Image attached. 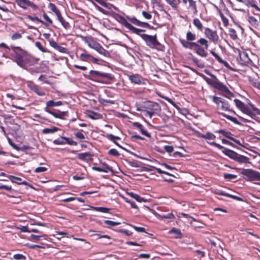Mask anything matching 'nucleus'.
<instances>
[{"label":"nucleus","mask_w":260,"mask_h":260,"mask_svg":"<svg viewBox=\"0 0 260 260\" xmlns=\"http://www.w3.org/2000/svg\"><path fill=\"white\" fill-rule=\"evenodd\" d=\"M196 40V34L188 30L186 32V40L179 39V42L184 48L193 50L198 55L202 57H206L208 53L205 50L209 48L208 41L204 38H200L194 42Z\"/></svg>","instance_id":"obj_1"},{"label":"nucleus","mask_w":260,"mask_h":260,"mask_svg":"<svg viewBox=\"0 0 260 260\" xmlns=\"http://www.w3.org/2000/svg\"><path fill=\"white\" fill-rule=\"evenodd\" d=\"M196 134L197 137L203 138L206 140H214L216 139V136L210 132H207L205 134H202L199 132H197ZM207 143L210 145L221 150L222 152L224 154L240 164H251V162L249 161V158L247 156L240 155L235 151L226 148L215 142L207 141Z\"/></svg>","instance_id":"obj_2"},{"label":"nucleus","mask_w":260,"mask_h":260,"mask_svg":"<svg viewBox=\"0 0 260 260\" xmlns=\"http://www.w3.org/2000/svg\"><path fill=\"white\" fill-rule=\"evenodd\" d=\"M11 48L12 50L11 55L13 58V61L18 66L24 69L28 70L27 68L29 66L35 64V61L34 58L20 47L11 45Z\"/></svg>","instance_id":"obj_3"},{"label":"nucleus","mask_w":260,"mask_h":260,"mask_svg":"<svg viewBox=\"0 0 260 260\" xmlns=\"http://www.w3.org/2000/svg\"><path fill=\"white\" fill-rule=\"evenodd\" d=\"M89 79L103 84H111L115 81L113 74L94 70L89 72Z\"/></svg>","instance_id":"obj_4"},{"label":"nucleus","mask_w":260,"mask_h":260,"mask_svg":"<svg viewBox=\"0 0 260 260\" xmlns=\"http://www.w3.org/2000/svg\"><path fill=\"white\" fill-rule=\"evenodd\" d=\"M234 102L236 107L243 113L253 118L256 115L260 114V110L249 102L245 104L238 99H235Z\"/></svg>","instance_id":"obj_5"},{"label":"nucleus","mask_w":260,"mask_h":260,"mask_svg":"<svg viewBox=\"0 0 260 260\" xmlns=\"http://www.w3.org/2000/svg\"><path fill=\"white\" fill-rule=\"evenodd\" d=\"M136 110L140 112H145V115L148 116L151 118L156 112H159L161 108L158 103L147 101L141 105L137 106Z\"/></svg>","instance_id":"obj_6"},{"label":"nucleus","mask_w":260,"mask_h":260,"mask_svg":"<svg viewBox=\"0 0 260 260\" xmlns=\"http://www.w3.org/2000/svg\"><path fill=\"white\" fill-rule=\"evenodd\" d=\"M141 38L145 42L146 45L151 48H156L158 50L163 51L164 46L161 45L157 39L156 34L153 36L143 34Z\"/></svg>","instance_id":"obj_7"},{"label":"nucleus","mask_w":260,"mask_h":260,"mask_svg":"<svg viewBox=\"0 0 260 260\" xmlns=\"http://www.w3.org/2000/svg\"><path fill=\"white\" fill-rule=\"evenodd\" d=\"M211 98L213 102L216 105L217 109L235 113L231 108L229 102L226 100L216 96H212Z\"/></svg>","instance_id":"obj_8"},{"label":"nucleus","mask_w":260,"mask_h":260,"mask_svg":"<svg viewBox=\"0 0 260 260\" xmlns=\"http://www.w3.org/2000/svg\"><path fill=\"white\" fill-rule=\"evenodd\" d=\"M241 174L246 176L248 181H260V172L250 169H243Z\"/></svg>","instance_id":"obj_9"},{"label":"nucleus","mask_w":260,"mask_h":260,"mask_svg":"<svg viewBox=\"0 0 260 260\" xmlns=\"http://www.w3.org/2000/svg\"><path fill=\"white\" fill-rule=\"evenodd\" d=\"M119 22L125 28L128 29L129 30L132 31L133 33L139 35L141 37V35H142L141 32L145 31V30L137 28L134 26H133L131 24H130L127 20L123 17L119 16Z\"/></svg>","instance_id":"obj_10"},{"label":"nucleus","mask_w":260,"mask_h":260,"mask_svg":"<svg viewBox=\"0 0 260 260\" xmlns=\"http://www.w3.org/2000/svg\"><path fill=\"white\" fill-rule=\"evenodd\" d=\"M15 3L23 10L31 8L34 11L37 10L39 6L29 0H15Z\"/></svg>","instance_id":"obj_11"},{"label":"nucleus","mask_w":260,"mask_h":260,"mask_svg":"<svg viewBox=\"0 0 260 260\" xmlns=\"http://www.w3.org/2000/svg\"><path fill=\"white\" fill-rule=\"evenodd\" d=\"M213 88L218 90L223 96L229 98L230 96H233L232 92L229 89L228 87L220 82L218 80H217Z\"/></svg>","instance_id":"obj_12"},{"label":"nucleus","mask_w":260,"mask_h":260,"mask_svg":"<svg viewBox=\"0 0 260 260\" xmlns=\"http://www.w3.org/2000/svg\"><path fill=\"white\" fill-rule=\"evenodd\" d=\"M204 34L206 37L213 43H216L218 42L219 37L216 31L213 30L208 27H206L205 28Z\"/></svg>","instance_id":"obj_13"},{"label":"nucleus","mask_w":260,"mask_h":260,"mask_svg":"<svg viewBox=\"0 0 260 260\" xmlns=\"http://www.w3.org/2000/svg\"><path fill=\"white\" fill-rule=\"evenodd\" d=\"M247 21L251 26V29L254 28L260 29V17L257 16V17L253 16H248Z\"/></svg>","instance_id":"obj_14"},{"label":"nucleus","mask_w":260,"mask_h":260,"mask_svg":"<svg viewBox=\"0 0 260 260\" xmlns=\"http://www.w3.org/2000/svg\"><path fill=\"white\" fill-rule=\"evenodd\" d=\"M28 88L39 96H44L45 92L40 86L35 84L32 82H29L27 84Z\"/></svg>","instance_id":"obj_15"},{"label":"nucleus","mask_w":260,"mask_h":260,"mask_svg":"<svg viewBox=\"0 0 260 260\" xmlns=\"http://www.w3.org/2000/svg\"><path fill=\"white\" fill-rule=\"evenodd\" d=\"M79 58L82 61L93 62L94 63H97L99 60L98 58L94 57L91 54L87 53L85 50H84L83 52L80 55Z\"/></svg>","instance_id":"obj_16"},{"label":"nucleus","mask_w":260,"mask_h":260,"mask_svg":"<svg viewBox=\"0 0 260 260\" xmlns=\"http://www.w3.org/2000/svg\"><path fill=\"white\" fill-rule=\"evenodd\" d=\"M129 80L132 83L135 84H144L145 82L144 81V79L143 77L139 74H131L127 75Z\"/></svg>","instance_id":"obj_17"},{"label":"nucleus","mask_w":260,"mask_h":260,"mask_svg":"<svg viewBox=\"0 0 260 260\" xmlns=\"http://www.w3.org/2000/svg\"><path fill=\"white\" fill-rule=\"evenodd\" d=\"M82 40L87 44L88 46L95 50L100 45L99 43H98L96 41H95L92 37H82Z\"/></svg>","instance_id":"obj_18"},{"label":"nucleus","mask_w":260,"mask_h":260,"mask_svg":"<svg viewBox=\"0 0 260 260\" xmlns=\"http://www.w3.org/2000/svg\"><path fill=\"white\" fill-rule=\"evenodd\" d=\"M44 110L45 112H47L48 113H49L53 115L54 117L59 119H63L64 116H66L67 115L68 112L63 111L61 112L59 111H57L56 112L52 111L50 110H49L47 107H45L44 108Z\"/></svg>","instance_id":"obj_19"},{"label":"nucleus","mask_w":260,"mask_h":260,"mask_svg":"<svg viewBox=\"0 0 260 260\" xmlns=\"http://www.w3.org/2000/svg\"><path fill=\"white\" fill-rule=\"evenodd\" d=\"M215 133H219L221 134L222 136H224L225 137L229 139L230 140L234 141L236 144H239L240 142L239 140L235 139L233 137V135L231 133V132L229 131H227L225 129H219L217 130L215 132Z\"/></svg>","instance_id":"obj_20"},{"label":"nucleus","mask_w":260,"mask_h":260,"mask_svg":"<svg viewBox=\"0 0 260 260\" xmlns=\"http://www.w3.org/2000/svg\"><path fill=\"white\" fill-rule=\"evenodd\" d=\"M49 44L51 47L54 48L56 50L63 53H68V49L62 46L59 45L55 41L52 40L49 42Z\"/></svg>","instance_id":"obj_21"},{"label":"nucleus","mask_w":260,"mask_h":260,"mask_svg":"<svg viewBox=\"0 0 260 260\" xmlns=\"http://www.w3.org/2000/svg\"><path fill=\"white\" fill-rule=\"evenodd\" d=\"M133 126L137 128L141 132V133L147 137L150 138L151 137L150 134L148 131L145 129L144 127L142 124L138 122H135L133 123Z\"/></svg>","instance_id":"obj_22"},{"label":"nucleus","mask_w":260,"mask_h":260,"mask_svg":"<svg viewBox=\"0 0 260 260\" xmlns=\"http://www.w3.org/2000/svg\"><path fill=\"white\" fill-rule=\"evenodd\" d=\"M205 72L210 76L212 77V79L204 76V79L209 85L213 87L218 79L215 75L210 73L209 71H206Z\"/></svg>","instance_id":"obj_23"},{"label":"nucleus","mask_w":260,"mask_h":260,"mask_svg":"<svg viewBox=\"0 0 260 260\" xmlns=\"http://www.w3.org/2000/svg\"><path fill=\"white\" fill-rule=\"evenodd\" d=\"M210 53L215 58V59L221 64H222L224 67L228 69H230L231 67L229 63L223 60L215 51L213 49L210 50Z\"/></svg>","instance_id":"obj_24"},{"label":"nucleus","mask_w":260,"mask_h":260,"mask_svg":"<svg viewBox=\"0 0 260 260\" xmlns=\"http://www.w3.org/2000/svg\"><path fill=\"white\" fill-rule=\"evenodd\" d=\"M7 177L12 183H15L17 184L28 185V183L26 181H23L20 177L13 175H8Z\"/></svg>","instance_id":"obj_25"},{"label":"nucleus","mask_w":260,"mask_h":260,"mask_svg":"<svg viewBox=\"0 0 260 260\" xmlns=\"http://www.w3.org/2000/svg\"><path fill=\"white\" fill-rule=\"evenodd\" d=\"M240 59L242 64H246L249 63L251 61L248 53L245 51L239 53Z\"/></svg>","instance_id":"obj_26"},{"label":"nucleus","mask_w":260,"mask_h":260,"mask_svg":"<svg viewBox=\"0 0 260 260\" xmlns=\"http://www.w3.org/2000/svg\"><path fill=\"white\" fill-rule=\"evenodd\" d=\"M91 153L89 152L78 153L77 157L78 159L88 162L92 159Z\"/></svg>","instance_id":"obj_27"},{"label":"nucleus","mask_w":260,"mask_h":260,"mask_svg":"<svg viewBox=\"0 0 260 260\" xmlns=\"http://www.w3.org/2000/svg\"><path fill=\"white\" fill-rule=\"evenodd\" d=\"M248 81L252 86L260 90V81L258 78L249 77Z\"/></svg>","instance_id":"obj_28"},{"label":"nucleus","mask_w":260,"mask_h":260,"mask_svg":"<svg viewBox=\"0 0 260 260\" xmlns=\"http://www.w3.org/2000/svg\"><path fill=\"white\" fill-rule=\"evenodd\" d=\"M98 53L104 55L105 57H110V54L108 51L104 49L103 46L100 44L95 50Z\"/></svg>","instance_id":"obj_29"},{"label":"nucleus","mask_w":260,"mask_h":260,"mask_svg":"<svg viewBox=\"0 0 260 260\" xmlns=\"http://www.w3.org/2000/svg\"><path fill=\"white\" fill-rule=\"evenodd\" d=\"M58 20L61 23L62 26L66 29H69L71 27L69 23L66 21L62 17L61 14L57 16Z\"/></svg>","instance_id":"obj_30"},{"label":"nucleus","mask_w":260,"mask_h":260,"mask_svg":"<svg viewBox=\"0 0 260 260\" xmlns=\"http://www.w3.org/2000/svg\"><path fill=\"white\" fill-rule=\"evenodd\" d=\"M220 114L224 117L226 118L227 119L231 121L232 122H233L235 124H238V125H242V123L241 122H240L235 117H232L230 115H227L225 113H221Z\"/></svg>","instance_id":"obj_31"},{"label":"nucleus","mask_w":260,"mask_h":260,"mask_svg":"<svg viewBox=\"0 0 260 260\" xmlns=\"http://www.w3.org/2000/svg\"><path fill=\"white\" fill-rule=\"evenodd\" d=\"M60 138L61 139L64 140V144H67L68 145H73V146H77L78 145V143L76 141H74L71 138L61 136Z\"/></svg>","instance_id":"obj_32"},{"label":"nucleus","mask_w":260,"mask_h":260,"mask_svg":"<svg viewBox=\"0 0 260 260\" xmlns=\"http://www.w3.org/2000/svg\"><path fill=\"white\" fill-rule=\"evenodd\" d=\"M169 233L173 234L175 238H181L182 237V234L181 231L175 228H173L171 230H170L169 231Z\"/></svg>","instance_id":"obj_33"},{"label":"nucleus","mask_w":260,"mask_h":260,"mask_svg":"<svg viewBox=\"0 0 260 260\" xmlns=\"http://www.w3.org/2000/svg\"><path fill=\"white\" fill-rule=\"evenodd\" d=\"M62 105V102L61 101H57L54 102L53 100H50L47 101L46 103V107L48 108V107H53L55 106H59Z\"/></svg>","instance_id":"obj_34"},{"label":"nucleus","mask_w":260,"mask_h":260,"mask_svg":"<svg viewBox=\"0 0 260 260\" xmlns=\"http://www.w3.org/2000/svg\"><path fill=\"white\" fill-rule=\"evenodd\" d=\"M59 128L56 126H52L51 128H45L42 130L44 134H52L59 131Z\"/></svg>","instance_id":"obj_35"},{"label":"nucleus","mask_w":260,"mask_h":260,"mask_svg":"<svg viewBox=\"0 0 260 260\" xmlns=\"http://www.w3.org/2000/svg\"><path fill=\"white\" fill-rule=\"evenodd\" d=\"M188 2L189 3V8L194 14H196L198 12V10L196 1L194 0H189Z\"/></svg>","instance_id":"obj_36"},{"label":"nucleus","mask_w":260,"mask_h":260,"mask_svg":"<svg viewBox=\"0 0 260 260\" xmlns=\"http://www.w3.org/2000/svg\"><path fill=\"white\" fill-rule=\"evenodd\" d=\"M99 102L102 105L104 106H108L109 105H113L115 104V101L113 100H106L103 98H100L99 99Z\"/></svg>","instance_id":"obj_37"},{"label":"nucleus","mask_w":260,"mask_h":260,"mask_svg":"<svg viewBox=\"0 0 260 260\" xmlns=\"http://www.w3.org/2000/svg\"><path fill=\"white\" fill-rule=\"evenodd\" d=\"M48 8L51 10L53 12H54L56 16H58V15L60 14L61 13L58 9L56 7L55 5L53 3H49L48 5Z\"/></svg>","instance_id":"obj_38"},{"label":"nucleus","mask_w":260,"mask_h":260,"mask_svg":"<svg viewBox=\"0 0 260 260\" xmlns=\"http://www.w3.org/2000/svg\"><path fill=\"white\" fill-rule=\"evenodd\" d=\"M193 25L200 31H202L203 29V25L201 21L197 18H196L193 20Z\"/></svg>","instance_id":"obj_39"},{"label":"nucleus","mask_w":260,"mask_h":260,"mask_svg":"<svg viewBox=\"0 0 260 260\" xmlns=\"http://www.w3.org/2000/svg\"><path fill=\"white\" fill-rule=\"evenodd\" d=\"M0 190H4L9 192H15L11 185L4 184L1 182H0Z\"/></svg>","instance_id":"obj_40"},{"label":"nucleus","mask_w":260,"mask_h":260,"mask_svg":"<svg viewBox=\"0 0 260 260\" xmlns=\"http://www.w3.org/2000/svg\"><path fill=\"white\" fill-rule=\"evenodd\" d=\"M165 1L174 9H176L181 3L180 0H165Z\"/></svg>","instance_id":"obj_41"},{"label":"nucleus","mask_w":260,"mask_h":260,"mask_svg":"<svg viewBox=\"0 0 260 260\" xmlns=\"http://www.w3.org/2000/svg\"><path fill=\"white\" fill-rule=\"evenodd\" d=\"M129 194L132 198L135 199L137 201L139 202H145L146 201V200L144 199L143 198L141 197L138 194L135 193L134 192H130L129 193Z\"/></svg>","instance_id":"obj_42"},{"label":"nucleus","mask_w":260,"mask_h":260,"mask_svg":"<svg viewBox=\"0 0 260 260\" xmlns=\"http://www.w3.org/2000/svg\"><path fill=\"white\" fill-rule=\"evenodd\" d=\"M106 137L108 140L113 141L117 146H118L119 147H121L120 145L115 141V140H119L120 138L119 137L115 136L112 134H107Z\"/></svg>","instance_id":"obj_43"},{"label":"nucleus","mask_w":260,"mask_h":260,"mask_svg":"<svg viewBox=\"0 0 260 260\" xmlns=\"http://www.w3.org/2000/svg\"><path fill=\"white\" fill-rule=\"evenodd\" d=\"M84 131L83 129H81L76 133H75V137L79 140H83L85 139V136L83 134Z\"/></svg>","instance_id":"obj_44"},{"label":"nucleus","mask_w":260,"mask_h":260,"mask_svg":"<svg viewBox=\"0 0 260 260\" xmlns=\"http://www.w3.org/2000/svg\"><path fill=\"white\" fill-rule=\"evenodd\" d=\"M26 18L27 19H28L29 20L32 21H37L38 22H39L41 23H42L43 24L45 25H47V24L45 23L44 22V21H43V20L40 19L37 16H32L31 15H27Z\"/></svg>","instance_id":"obj_45"},{"label":"nucleus","mask_w":260,"mask_h":260,"mask_svg":"<svg viewBox=\"0 0 260 260\" xmlns=\"http://www.w3.org/2000/svg\"><path fill=\"white\" fill-rule=\"evenodd\" d=\"M35 46L42 52H49V51L45 47H43L41 42L39 41H37L35 42Z\"/></svg>","instance_id":"obj_46"},{"label":"nucleus","mask_w":260,"mask_h":260,"mask_svg":"<svg viewBox=\"0 0 260 260\" xmlns=\"http://www.w3.org/2000/svg\"><path fill=\"white\" fill-rule=\"evenodd\" d=\"M229 35L230 38L233 40H235L238 38V36L237 34L236 31L234 29H231L229 30Z\"/></svg>","instance_id":"obj_47"},{"label":"nucleus","mask_w":260,"mask_h":260,"mask_svg":"<svg viewBox=\"0 0 260 260\" xmlns=\"http://www.w3.org/2000/svg\"><path fill=\"white\" fill-rule=\"evenodd\" d=\"M46 236L45 235H36L34 234H31L30 235V238L31 240L34 242H37L40 240V238Z\"/></svg>","instance_id":"obj_48"},{"label":"nucleus","mask_w":260,"mask_h":260,"mask_svg":"<svg viewBox=\"0 0 260 260\" xmlns=\"http://www.w3.org/2000/svg\"><path fill=\"white\" fill-rule=\"evenodd\" d=\"M223 177L225 179L231 180L237 178V176L234 174L224 173L223 175Z\"/></svg>","instance_id":"obj_49"},{"label":"nucleus","mask_w":260,"mask_h":260,"mask_svg":"<svg viewBox=\"0 0 260 260\" xmlns=\"http://www.w3.org/2000/svg\"><path fill=\"white\" fill-rule=\"evenodd\" d=\"M104 223L110 226H114L117 225H119L120 224V222H115L113 221L109 220H106L104 221Z\"/></svg>","instance_id":"obj_50"},{"label":"nucleus","mask_w":260,"mask_h":260,"mask_svg":"<svg viewBox=\"0 0 260 260\" xmlns=\"http://www.w3.org/2000/svg\"><path fill=\"white\" fill-rule=\"evenodd\" d=\"M161 218L163 219H174L175 217L172 213H169L167 214H164L160 216Z\"/></svg>","instance_id":"obj_51"},{"label":"nucleus","mask_w":260,"mask_h":260,"mask_svg":"<svg viewBox=\"0 0 260 260\" xmlns=\"http://www.w3.org/2000/svg\"><path fill=\"white\" fill-rule=\"evenodd\" d=\"M94 210H95L96 211L103 212V213H108L109 212V211L110 210V209L106 208V207H94Z\"/></svg>","instance_id":"obj_52"},{"label":"nucleus","mask_w":260,"mask_h":260,"mask_svg":"<svg viewBox=\"0 0 260 260\" xmlns=\"http://www.w3.org/2000/svg\"><path fill=\"white\" fill-rule=\"evenodd\" d=\"M101 6L107 8L108 9H110L109 6H111L112 5L107 3L105 0H95Z\"/></svg>","instance_id":"obj_53"},{"label":"nucleus","mask_w":260,"mask_h":260,"mask_svg":"<svg viewBox=\"0 0 260 260\" xmlns=\"http://www.w3.org/2000/svg\"><path fill=\"white\" fill-rule=\"evenodd\" d=\"M108 153L109 155L115 156H118L120 155L118 151L116 149H114V148L110 149L108 151Z\"/></svg>","instance_id":"obj_54"},{"label":"nucleus","mask_w":260,"mask_h":260,"mask_svg":"<svg viewBox=\"0 0 260 260\" xmlns=\"http://www.w3.org/2000/svg\"><path fill=\"white\" fill-rule=\"evenodd\" d=\"M139 26H142L144 27H147L150 29H155L154 27L151 25H150L148 23L145 22H141L140 21V23L139 24Z\"/></svg>","instance_id":"obj_55"},{"label":"nucleus","mask_w":260,"mask_h":260,"mask_svg":"<svg viewBox=\"0 0 260 260\" xmlns=\"http://www.w3.org/2000/svg\"><path fill=\"white\" fill-rule=\"evenodd\" d=\"M163 99H164L166 101H168L169 103H170L172 105H173L175 108L178 109H179L178 106L170 98L168 97H162Z\"/></svg>","instance_id":"obj_56"},{"label":"nucleus","mask_w":260,"mask_h":260,"mask_svg":"<svg viewBox=\"0 0 260 260\" xmlns=\"http://www.w3.org/2000/svg\"><path fill=\"white\" fill-rule=\"evenodd\" d=\"M127 18L128 21L129 22H131V23H132L133 24L137 25L138 26L139 25V24L140 23V21L138 20L136 18H135V17L129 18V17H128Z\"/></svg>","instance_id":"obj_57"},{"label":"nucleus","mask_w":260,"mask_h":260,"mask_svg":"<svg viewBox=\"0 0 260 260\" xmlns=\"http://www.w3.org/2000/svg\"><path fill=\"white\" fill-rule=\"evenodd\" d=\"M47 170V168L44 167H39L36 168L34 170L35 173H38L41 172H45Z\"/></svg>","instance_id":"obj_58"},{"label":"nucleus","mask_w":260,"mask_h":260,"mask_svg":"<svg viewBox=\"0 0 260 260\" xmlns=\"http://www.w3.org/2000/svg\"><path fill=\"white\" fill-rule=\"evenodd\" d=\"M13 258L15 259H17V260H20V259L24 260L26 259L25 256H24L21 254H15L13 255Z\"/></svg>","instance_id":"obj_59"},{"label":"nucleus","mask_w":260,"mask_h":260,"mask_svg":"<svg viewBox=\"0 0 260 260\" xmlns=\"http://www.w3.org/2000/svg\"><path fill=\"white\" fill-rule=\"evenodd\" d=\"M144 243V242H141V243H137L135 242L127 241L126 244L128 245L142 246Z\"/></svg>","instance_id":"obj_60"},{"label":"nucleus","mask_w":260,"mask_h":260,"mask_svg":"<svg viewBox=\"0 0 260 260\" xmlns=\"http://www.w3.org/2000/svg\"><path fill=\"white\" fill-rule=\"evenodd\" d=\"M117 231L120 233H123L125 235H126V236H131L132 235V232L129 231L128 230H127L120 229V230H117Z\"/></svg>","instance_id":"obj_61"},{"label":"nucleus","mask_w":260,"mask_h":260,"mask_svg":"<svg viewBox=\"0 0 260 260\" xmlns=\"http://www.w3.org/2000/svg\"><path fill=\"white\" fill-rule=\"evenodd\" d=\"M64 141L60 138V139H55L53 140V143L55 145H64Z\"/></svg>","instance_id":"obj_62"},{"label":"nucleus","mask_w":260,"mask_h":260,"mask_svg":"<svg viewBox=\"0 0 260 260\" xmlns=\"http://www.w3.org/2000/svg\"><path fill=\"white\" fill-rule=\"evenodd\" d=\"M143 16L147 19H150L152 18V15L150 13L143 11L142 13Z\"/></svg>","instance_id":"obj_63"},{"label":"nucleus","mask_w":260,"mask_h":260,"mask_svg":"<svg viewBox=\"0 0 260 260\" xmlns=\"http://www.w3.org/2000/svg\"><path fill=\"white\" fill-rule=\"evenodd\" d=\"M22 38V35L19 33H15L11 36V39L12 40H16L20 39Z\"/></svg>","instance_id":"obj_64"}]
</instances>
